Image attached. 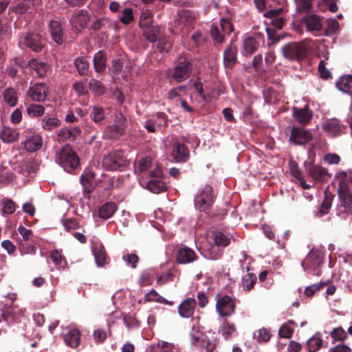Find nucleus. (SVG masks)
I'll use <instances>...</instances> for the list:
<instances>
[{"label":"nucleus","instance_id":"nucleus-60","mask_svg":"<svg viewBox=\"0 0 352 352\" xmlns=\"http://www.w3.org/2000/svg\"><path fill=\"white\" fill-rule=\"evenodd\" d=\"M294 333V329L291 328L287 323L283 324L279 329L278 334L280 337L284 338H290Z\"/></svg>","mask_w":352,"mask_h":352},{"label":"nucleus","instance_id":"nucleus-37","mask_svg":"<svg viewBox=\"0 0 352 352\" xmlns=\"http://www.w3.org/2000/svg\"><path fill=\"white\" fill-rule=\"evenodd\" d=\"M146 302H157L164 305H171L172 302L168 301L164 297L161 296L155 290L151 289L144 297Z\"/></svg>","mask_w":352,"mask_h":352},{"label":"nucleus","instance_id":"nucleus-29","mask_svg":"<svg viewBox=\"0 0 352 352\" xmlns=\"http://www.w3.org/2000/svg\"><path fill=\"white\" fill-rule=\"evenodd\" d=\"M336 87L342 92L352 94V75L341 76L336 82Z\"/></svg>","mask_w":352,"mask_h":352},{"label":"nucleus","instance_id":"nucleus-26","mask_svg":"<svg viewBox=\"0 0 352 352\" xmlns=\"http://www.w3.org/2000/svg\"><path fill=\"white\" fill-rule=\"evenodd\" d=\"M90 118L96 124L102 125L104 124V120L105 119V111L104 109L100 105H94L91 107L90 112Z\"/></svg>","mask_w":352,"mask_h":352},{"label":"nucleus","instance_id":"nucleus-38","mask_svg":"<svg viewBox=\"0 0 352 352\" xmlns=\"http://www.w3.org/2000/svg\"><path fill=\"white\" fill-rule=\"evenodd\" d=\"M80 133L81 131L80 128L78 126H74L70 129H63L60 132L59 136L62 137L65 140L73 141L77 136L80 134Z\"/></svg>","mask_w":352,"mask_h":352},{"label":"nucleus","instance_id":"nucleus-48","mask_svg":"<svg viewBox=\"0 0 352 352\" xmlns=\"http://www.w3.org/2000/svg\"><path fill=\"white\" fill-rule=\"evenodd\" d=\"M327 285V282H320L307 287L305 289V294L308 297L313 296L316 292L322 289Z\"/></svg>","mask_w":352,"mask_h":352},{"label":"nucleus","instance_id":"nucleus-10","mask_svg":"<svg viewBox=\"0 0 352 352\" xmlns=\"http://www.w3.org/2000/svg\"><path fill=\"white\" fill-rule=\"evenodd\" d=\"M216 308L220 316H230L234 312L235 302L231 297L225 295L217 300Z\"/></svg>","mask_w":352,"mask_h":352},{"label":"nucleus","instance_id":"nucleus-2","mask_svg":"<svg viewBox=\"0 0 352 352\" xmlns=\"http://www.w3.org/2000/svg\"><path fill=\"white\" fill-rule=\"evenodd\" d=\"M56 162L67 173H72L80 166V159L68 144H65L56 157Z\"/></svg>","mask_w":352,"mask_h":352},{"label":"nucleus","instance_id":"nucleus-31","mask_svg":"<svg viewBox=\"0 0 352 352\" xmlns=\"http://www.w3.org/2000/svg\"><path fill=\"white\" fill-rule=\"evenodd\" d=\"M4 102L10 107L16 106L18 101L17 93L14 88L8 87L3 91Z\"/></svg>","mask_w":352,"mask_h":352},{"label":"nucleus","instance_id":"nucleus-32","mask_svg":"<svg viewBox=\"0 0 352 352\" xmlns=\"http://www.w3.org/2000/svg\"><path fill=\"white\" fill-rule=\"evenodd\" d=\"M258 47V41L253 37L248 36L244 38L243 53L245 55H250L254 53Z\"/></svg>","mask_w":352,"mask_h":352},{"label":"nucleus","instance_id":"nucleus-52","mask_svg":"<svg viewBox=\"0 0 352 352\" xmlns=\"http://www.w3.org/2000/svg\"><path fill=\"white\" fill-rule=\"evenodd\" d=\"M28 65L38 77L43 76L44 74V64L43 63H38L36 60L32 59L28 62Z\"/></svg>","mask_w":352,"mask_h":352},{"label":"nucleus","instance_id":"nucleus-36","mask_svg":"<svg viewBox=\"0 0 352 352\" xmlns=\"http://www.w3.org/2000/svg\"><path fill=\"white\" fill-rule=\"evenodd\" d=\"M257 277L254 273H248L244 275L241 280V287L245 291H250L256 283Z\"/></svg>","mask_w":352,"mask_h":352},{"label":"nucleus","instance_id":"nucleus-27","mask_svg":"<svg viewBox=\"0 0 352 352\" xmlns=\"http://www.w3.org/2000/svg\"><path fill=\"white\" fill-rule=\"evenodd\" d=\"M117 208L116 203L107 202L99 208L98 216L101 219H107L113 215Z\"/></svg>","mask_w":352,"mask_h":352},{"label":"nucleus","instance_id":"nucleus-49","mask_svg":"<svg viewBox=\"0 0 352 352\" xmlns=\"http://www.w3.org/2000/svg\"><path fill=\"white\" fill-rule=\"evenodd\" d=\"M32 4V3L30 0H25L16 6L10 8V10L14 13L21 14L27 12Z\"/></svg>","mask_w":352,"mask_h":352},{"label":"nucleus","instance_id":"nucleus-39","mask_svg":"<svg viewBox=\"0 0 352 352\" xmlns=\"http://www.w3.org/2000/svg\"><path fill=\"white\" fill-rule=\"evenodd\" d=\"M74 65L80 76H85L88 73L89 63L85 57H78L74 60Z\"/></svg>","mask_w":352,"mask_h":352},{"label":"nucleus","instance_id":"nucleus-7","mask_svg":"<svg viewBox=\"0 0 352 352\" xmlns=\"http://www.w3.org/2000/svg\"><path fill=\"white\" fill-rule=\"evenodd\" d=\"M192 70L191 60L184 56H180L175 63L172 77L177 82H182L189 78Z\"/></svg>","mask_w":352,"mask_h":352},{"label":"nucleus","instance_id":"nucleus-21","mask_svg":"<svg viewBox=\"0 0 352 352\" xmlns=\"http://www.w3.org/2000/svg\"><path fill=\"white\" fill-rule=\"evenodd\" d=\"M333 197L334 195L333 194L325 192L323 201L315 212V217L320 218L329 212L332 206Z\"/></svg>","mask_w":352,"mask_h":352},{"label":"nucleus","instance_id":"nucleus-40","mask_svg":"<svg viewBox=\"0 0 352 352\" xmlns=\"http://www.w3.org/2000/svg\"><path fill=\"white\" fill-rule=\"evenodd\" d=\"M222 334L226 340L234 336L236 334L235 324L225 320L222 324Z\"/></svg>","mask_w":352,"mask_h":352},{"label":"nucleus","instance_id":"nucleus-56","mask_svg":"<svg viewBox=\"0 0 352 352\" xmlns=\"http://www.w3.org/2000/svg\"><path fill=\"white\" fill-rule=\"evenodd\" d=\"M291 174L292 175L295 177L296 179H298L300 183V186L304 189H309L311 188L310 185H308L306 184L305 179L302 177V173L300 169L298 167H294L291 169Z\"/></svg>","mask_w":352,"mask_h":352},{"label":"nucleus","instance_id":"nucleus-42","mask_svg":"<svg viewBox=\"0 0 352 352\" xmlns=\"http://www.w3.org/2000/svg\"><path fill=\"white\" fill-rule=\"evenodd\" d=\"M190 336L192 345H197L198 341H201L204 344L208 343V337L194 327L192 328Z\"/></svg>","mask_w":352,"mask_h":352},{"label":"nucleus","instance_id":"nucleus-8","mask_svg":"<svg viewBox=\"0 0 352 352\" xmlns=\"http://www.w3.org/2000/svg\"><path fill=\"white\" fill-rule=\"evenodd\" d=\"M195 206L200 211H206L214 203L212 188L206 186L195 197Z\"/></svg>","mask_w":352,"mask_h":352},{"label":"nucleus","instance_id":"nucleus-25","mask_svg":"<svg viewBox=\"0 0 352 352\" xmlns=\"http://www.w3.org/2000/svg\"><path fill=\"white\" fill-rule=\"evenodd\" d=\"M94 69L96 72H102L106 69L107 56L103 50H100L96 53L93 58Z\"/></svg>","mask_w":352,"mask_h":352},{"label":"nucleus","instance_id":"nucleus-51","mask_svg":"<svg viewBox=\"0 0 352 352\" xmlns=\"http://www.w3.org/2000/svg\"><path fill=\"white\" fill-rule=\"evenodd\" d=\"M152 163V159L151 157L146 156L144 157H141L139 161L138 166H136V169L140 173H143L148 170L151 166Z\"/></svg>","mask_w":352,"mask_h":352},{"label":"nucleus","instance_id":"nucleus-18","mask_svg":"<svg viewBox=\"0 0 352 352\" xmlns=\"http://www.w3.org/2000/svg\"><path fill=\"white\" fill-rule=\"evenodd\" d=\"M50 32L52 39L57 45H61L63 43V29L62 25L58 21H51L49 23Z\"/></svg>","mask_w":352,"mask_h":352},{"label":"nucleus","instance_id":"nucleus-12","mask_svg":"<svg viewBox=\"0 0 352 352\" xmlns=\"http://www.w3.org/2000/svg\"><path fill=\"white\" fill-rule=\"evenodd\" d=\"M311 133L300 127H293L290 133V140L295 144H305L312 140Z\"/></svg>","mask_w":352,"mask_h":352},{"label":"nucleus","instance_id":"nucleus-53","mask_svg":"<svg viewBox=\"0 0 352 352\" xmlns=\"http://www.w3.org/2000/svg\"><path fill=\"white\" fill-rule=\"evenodd\" d=\"M122 260L133 269H135L139 262V257L136 254L131 253L123 255Z\"/></svg>","mask_w":352,"mask_h":352},{"label":"nucleus","instance_id":"nucleus-30","mask_svg":"<svg viewBox=\"0 0 352 352\" xmlns=\"http://www.w3.org/2000/svg\"><path fill=\"white\" fill-rule=\"evenodd\" d=\"M43 140L39 135H32L25 142V148L29 152H34L42 146Z\"/></svg>","mask_w":352,"mask_h":352},{"label":"nucleus","instance_id":"nucleus-47","mask_svg":"<svg viewBox=\"0 0 352 352\" xmlns=\"http://www.w3.org/2000/svg\"><path fill=\"white\" fill-rule=\"evenodd\" d=\"M322 339L317 338L316 336H313L312 338H309L307 342L309 352H316L322 347Z\"/></svg>","mask_w":352,"mask_h":352},{"label":"nucleus","instance_id":"nucleus-34","mask_svg":"<svg viewBox=\"0 0 352 352\" xmlns=\"http://www.w3.org/2000/svg\"><path fill=\"white\" fill-rule=\"evenodd\" d=\"M146 188L153 193H160L166 191L167 187L161 179H151L147 182Z\"/></svg>","mask_w":352,"mask_h":352},{"label":"nucleus","instance_id":"nucleus-19","mask_svg":"<svg viewBox=\"0 0 352 352\" xmlns=\"http://www.w3.org/2000/svg\"><path fill=\"white\" fill-rule=\"evenodd\" d=\"M196 300L193 298H188L178 307V312L181 317L188 318L194 314Z\"/></svg>","mask_w":352,"mask_h":352},{"label":"nucleus","instance_id":"nucleus-17","mask_svg":"<svg viewBox=\"0 0 352 352\" xmlns=\"http://www.w3.org/2000/svg\"><path fill=\"white\" fill-rule=\"evenodd\" d=\"M141 28L143 36L151 43H155L161 36L160 28L155 23H149Z\"/></svg>","mask_w":352,"mask_h":352},{"label":"nucleus","instance_id":"nucleus-41","mask_svg":"<svg viewBox=\"0 0 352 352\" xmlns=\"http://www.w3.org/2000/svg\"><path fill=\"white\" fill-rule=\"evenodd\" d=\"M89 89L97 96L102 95L105 92V88L102 83L96 79H91L89 82Z\"/></svg>","mask_w":352,"mask_h":352},{"label":"nucleus","instance_id":"nucleus-62","mask_svg":"<svg viewBox=\"0 0 352 352\" xmlns=\"http://www.w3.org/2000/svg\"><path fill=\"white\" fill-rule=\"evenodd\" d=\"M173 277V274L170 270L167 271L165 273H163L157 276V284L159 285H162L166 283L169 280H172Z\"/></svg>","mask_w":352,"mask_h":352},{"label":"nucleus","instance_id":"nucleus-5","mask_svg":"<svg viewBox=\"0 0 352 352\" xmlns=\"http://www.w3.org/2000/svg\"><path fill=\"white\" fill-rule=\"evenodd\" d=\"M127 126V120L121 113H116L115 115L114 123L107 126L103 132V138L106 140H118L124 133Z\"/></svg>","mask_w":352,"mask_h":352},{"label":"nucleus","instance_id":"nucleus-23","mask_svg":"<svg viewBox=\"0 0 352 352\" xmlns=\"http://www.w3.org/2000/svg\"><path fill=\"white\" fill-rule=\"evenodd\" d=\"M92 252L98 266L102 267L107 263V255L102 244L94 245L92 248Z\"/></svg>","mask_w":352,"mask_h":352},{"label":"nucleus","instance_id":"nucleus-3","mask_svg":"<svg viewBox=\"0 0 352 352\" xmlns=\"http://www.w3.org/2000/svg\"><path fill=\"white\" fill-rule=\"evenodd\" d=\"M129 165V161L122 150H115L102 159L103 167L110 171L124 170Z\"/></svg>","mask_w":352,"mask_h":352},{"label":"nucleus","instance_id":"nucleus-13","mask_svg":"<svg viewBox=\"0 0 352 352\" xmlns=\"http://www.w3.org/2000/svg\"><path fill=\"white\" fill-rule=\"evenodd\" d=\"M238 50L235 45L231 43L223 52V65L227 69H232L237 63Z\"/></svg>","mask_w":352,"mask_h":352},{"label":"nucleus","instance_id":"nucleus-44","mask_svg":"<svg viewBox=\"0 0 352 352\" xmlns=\"http://www.w3.org/2000/svg\"><path fill=\"white\" fill-rule=\"evenodd\" d=\"M0 138L3 142H14L16 139V133L10 128L5 127L0 133Z\"/></svg>","mask_w":352,"mask_h":352},{"label":"nucleus","instance_id":"nucleus-54","mask_svg":"<svg viewBox=\"0 0 352 352\" xmlns=\"http://www.w3.org/2000/svg\"><path fill=\"white\" fill-rule=\"evenodd\" d=\"M210 35L214 41L219 44L223 43L224 36L216 25H212L210 28Z\"/></svg>","mask_w":352,"mask_h":352},{"label":"nucleus","instance_id":"nucleus-55","mask_svg":"<svg viewBox=\"0 0 352 352\" xmlns=\"http://www.w3.org/2000/svg\"><path fill=\"white\" fill-rule=\"evenodd\" d=\"M3 209L2 211L5 214H10L14 212L16 210L15 203L10 199L2 200Z\"/></svg>","mask_w":352,"mask_h":352},{"label":"nucleus","instance_id":"nucleus-14","mask_svg":"<svg viewBox=\"0 0 352 352\" xmlns=\"http://www.w3.org/2000/svg\"><path fill=\"white\" fill-rule=\"evenodd\" d=\"M197 259L195 252L186 246L180 248L176 253V261L179 264L190 263Z\"/></svg>","mask_w":352,"mask_h":352},{"label":"nucleus","instance_id":"nucleus-57","mask_svg":"<svg viewBox=\"0 0 352 352\" xmlns=\"http://www.w3.org/2000/svg\"><path fill=\"white\" fill-rule=\"evenodd\" d=\"M152 14L148 10H146L142 12L140 17V28L145 26L149 23H154L152 20Z\"/></svg>","mask_w":352,"mask_h":352},{"label":"nucleus","instance_id":"nucleus-33","mask_svg":"<svg viewBox=\"0 0 352 352\" xmlns=\"http://www.w3.org/2000/svg\"><path fill=\"white\" fill-rule=\"evenodd\" d=\"M294 116L302 124H307L312 118V113L306 108L300 109L294 108Z\"/></svg>","mask_w":352,"mask_h":352},{"label":"nucleus","instance_id":"nucleus-24","mask_svg":"<svg viewBox=\"0 0 352 352\" xmlns=\"http://www.w3.org/2000/svg\"><path fill=\"white\" fill-rule=\"evenodd\" d=\"M28 47L35 52L41 51L43 48L41 36L38 34L30 33L25 38Z\"/></svg>","mask_w":352,"mask_h":352},{"label":"nucleus","instance_id":"nucleus-46","mask_svg":"<svg viewBox=\"0 0 352 352\" xmlns=\"http://www.w3.org/2000/svg\"><path fill=\"white\" fill-rule=\"evenodd\" d=\"M119 19L120 22L124 25L129 24L134 19L133 9L130 8H124L122 12Z\"/></svg>","mask_w":352,"mask_h":352},{"label":"nucleus","instance_id":"nucleus-11","mask_svg":"<svg viewBox=\"0 0 352 352\" xmlns=\"http://www.w3.org/2000/svg\"><path fill=\"white\" fill-rule=\"evenodd\" d=\"M91 16L88 12L84 9L75 10L72 14L69 21L76 30L79 27L80 29L86 28L88 22L90 21Z\"/></svg>","mask_w":352,"mask_h":352},{"label":"nucleus","instance_id":"nucleus-58","mask_svg":"<svg viewBox=\"0 0 352 352\" xmlns=\"http://www.w3.org/2000/svg\"><path fill=\"white\" fill-rule=\"evenodd\" d=\"M63 225L67 231L76 230L80 228L79 223L73 218L65 219L63 221Z\"/></svg>","mask_w":352,"mask_h":352},{"label":"nucleus","instance_id":"nucleus-50","mask_svg":"<svg viewBox=\"0 0 352 352\" xmlns=\"http://www.w3.org/2000/svg\"><path fill=\"white\" fill-rule=\"evenodd\" d=\"M27 113L31 117H39L44 113V107L41 104H31L27 109Z\"/></svg>","mask_w":352,"mask_h":352},{"label":"nucleus","instance_id":"nucleus-35","mask_svg":"<svg viewBox=\"0 0 352 352\" xmlns=\"http://www.w3.org/2000/svg\"><path fill=\"white\" fill-rule=\"evenodd\" d=\"M29 95L34 101H43L44 96V87L43 83H38L34 87H30L29 89Z\"/></svg>","mask_w":352,"mask_h":352},{"label":"nucleus","instance_id":"nucleus-28","mask_svg":"<svg viewBox=\"0 0 352 352\" xmlns=\"http://www.w3.org/2000/svg\"><path fill=\"white\" fill-rule=\"evenodd\" d=\"M64 341L67 345L72 348H76L80 341V333L78 329H74L69 331L64 336Z\"/></svg>","mask_w":352,"mask_h":352},{"label":"nucleus","instance_id":"nucleus-22","mask_svg":"<svg viewBox=\"0 0 352 352\" xmlns=\"http://www.w3.org/2000/svg\"><path fill=\"white\" fill-rule=\"evenodd\" d=\"M302 22L305 24L307 30L309 32L320 31L322 25L320 18L314 14H308L302 19Z\"/></svg>","mask_w":352,"mask_h":352},{"label":"nucleus","instance_id":"nucleus-4","mask_svg":"<svg viewBox=\"0 0 352 352\" xmlns=\"http://www.w3.org/2000/svg\"><path fill=\"white\" fill-rule=\"evenodd\" d=\"M324 254L322 251L313 248L302 262V267L314 276L321 275V266L323 263Z\"/></svg>","mask_w":352,"mask_h":352},{"label":"nucleus","instance_id":"nucleus-61","mask_svg":"<svg viewBox=\"0 0 352 352\" xmlns=\"http://www.w3.org/2000/svg\"><path fill=\"white\" fill-rule=\"evenodd\" d=\"M93 338L97 344L103 343L107 338V332L102 329L95 330L93 333Z\"/></svg>","mask_w":352,"mask_h":352},{"label":"nucleus","instance_id":"nucleus-20","mask_svg":"<svg viewBox=\"0 0 352 352\" xmlns=\"http://www.w3.org/2000/svg\"><path fill=\"white\" fill-rule=\"evenodd\" d=\"M173 156L177 162H184L189 157V150L184 144L177 142L173 148Z\"/></svg>","mask_w":352,"mask_h":352},{"label":"nucleus","instance_id":"nucleus-45","mask_svg":"<svg viewBox=\"0 0 352 352\" xmlns=\"http://www.w3.org/2000/svg\"><path fill=\"white\" fill-rule=\"evenodd\" d=\"M214 242L217 246L226 247L230 242V239L222 232H217L214 234Z\"/></svg>","mask_w":352,"mask_h":352},{"label":"nucleus","instance_id":"nucleus-59","mask_svg":"<svg viewBox=\"0 0 352 352\" xmlns=\"http://www.w3.org/2000/svg\"><path fill=\"white\" fill-rule=\"evenodd\" d=\"M331 336L337 340H344L347 338L346 333L342 327L335 328L330 333Z\"/></svg>","mask_w":352,"mask_h":352},{"label":"nucleus","instance_id":"nucleus-16","mask_svg":"<svg viewBox=\"0 0 352 352\" xmlns=\"http://www.w3.org/2000/svg\"><path fill=\"white\" fill-rule=\"evenodd\" d=\"M322 128L327 133L333 137L341 135L345 126L341 125L338 120L330 119L322 124Z\"/></svg>","mask_w":352,"mask_h":352},{"label":"nucleus","instance_id":"nucleus-1","mask_svg":"<svg viewBox=\"0 0 352 352\" xmlns=\"http://www.w3.org/2000/svg\"><path fill=\"white\" fill-rule=\"evenodd\" d=\"M348 173L343 171L339 174L340 180L338 194L339 203L336 208V215L341 221L350 223L352 221V194L346 179Z\"/></svg>","mask_w":352,"mask_h":352},{"label":"nucleus","instance_id":"nucleus-43","mask_svg":"<svg viewBox=\"0 0 352 352\" xmlns=\"http://www.w3.org/2000/svg\"><path fill=\"white\" fill-rule=\"evenodd\" d=\"M157 47L162 53L168 52L172 47V43L167 36H160L157 39Z\"/></svg>","mask_w":352,"mask_h":352},{"label":"nucleus","instance_id":"nucleus-15","mask_svg":"<svg viewBox=\"0 0 352 352\" xmlns=\"http://www.w3.org/2000/svg\"><path fill=\"white\" fill-rule=\"evenodd\" d=\"M95 176L96 174L94 172L87 169L85 170L83 173L81 175L80 182L83 187L84 195H89L94 191L95 188L94 184Z\"/></svg>","mask_w":352,"mask_h":352},{"label":"nucleus","instance_id":"nucleus-6","mask_svg":"<svg viewBox=\"0 0 352 352\" xmlns=\"http://www.w3.org/2000/svg\"><path fill=\"white\" fill-rule=\"evenodd\" d=\"M281 53L289 61L300 62L306 57L307 50L301 43L291 42L282 47Z\"/></svg>","mask_w":352,"mask_h":352},{"label":"nucleus","instance_id":"nucleus-9","mask_svg":"<svg viewBox=\"0 0 352 352\" xmlns=\"http://www.w3.org/2000/svg\"><path fill=\"white\" fill-rule=\"evenodd\" d=\"M306 172L314 181L324 183L331 177L327 170L315 164H306Z\"/></svg>","mask_w":352,"mask_h":352},{"label":"nucleus","instance_id":"nucleus-64","mask_svg":"<svg viewBox=\"0 0 352 352\" xmlns=\"http://www.w3.org/2000/svg\"><path fill=\"white\" fill-rule=\"evenodd\" d=\"M124 324L127 328L137 327L140 325L138 320L133 316L126 315L123 318Z\"/></svg>","mask_w":352,"mask_h":352},{"label":"nucleus","instance_id":"nucleus-63","mask_svg":"<svg viewBox=\"0 0 352 352\" xmlns=\"http://www.w3.org/2000/svg\"><path fill=\"white\" fill-rule=\"evenodd\" d=\"M266 32L268 40L271 41L270 43H269V46L274 45L280 40V37L276 35V31L275 29L267 28Z\"/></svg>","mask_w":352,"mask_h":352}]
</instances>
